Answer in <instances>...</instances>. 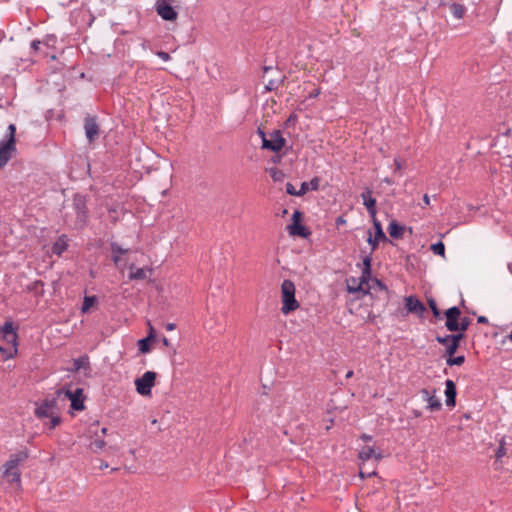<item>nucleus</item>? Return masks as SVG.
Wrapping results in <instances>:
<instances>
[{"label": "nucleus", "mask_w": 512, "mask_h": 512, "mask_svg": "<svg viewBox=\"0 0 512 512\" xmlns=\"http://www.w3.org/2000/svg\"><path fill=\"white\" fill-rule=\"evenodd\" d=\"M428 304H429V307H430L434 317L435 318H440L441 313H440V311L438 309L436 301L431 298V299L428 300Z\"/></svg>", "instance_id": "obj_34"}, {"label": "nucleus", "mask_w": 512, "mask_h": 512, "mask_svg": "<svg viewBox=\"0 0 512 512\" xmlns=\"http://www.w3.org/2000/svg\"><path fill=\"white\" fill-rule=\"evenodd\" d=\"M130 280H144L147 278V270L145 268H136L134 264L130 266Z\"/></svg>", "instance_id": "obj_24"}, {"label": "nucleus", "mask_w": 512, "mask_h": 512, "mask_svg": "<svg viewBox=\"0 0 512 512\" xmlns=\"http://www.w3.org/2000/svg\"><path fill=\"white\" fill-rule=\"evenodd\" d=\"M96 302L97 298L95 296H85L81 307L82 313H87Z\"/></svg>", "instance_id": "obj_27"}, {"label": "nucleus", "mask_w": 512, "mask_h": 512, "mask_svg": "<svg viewBox=\"0 0 512 512\" xmlns=\"http://www.w3.org/2000/svg\"><path fill=\"white\" fill-rule=\"evenodd\" d=\"M107 467H108V463H106L105 461H101L99 468L100 469H105Z\"/></svg>", "instance_id": "obj_54"}, {"label": "nucleus", "mask_w": 512, "mask_h": 512, "mask_svg": "<svg viewBox=\"0 0 512 512\" xmlns=\"http://www.w3.org/2000/svg\"><path fill=\"white\" fill-rule=\"evenodd\" d=\"M58 395H61L62 393L71 401V407L74 410L82 411L85 408L84 405V394L83 389L77 388L75 391H71L69 389L67 390H58Z\"/></svg>", "instance_id": "obj_8"}, {"label": "nucleus", "mask_w": 512, "mask_h": 512, "mask_svg": "<svg viewBox=\"0 0 512 512\" xmlns=\"http://www.w3.org/2000/svg\"><path fill=\"white\" fill-rule=\"evenodd\" d=\"M175 328H176V325H175L174 323H168V324L166 325V330H168V331H172V330H174Z\"/></svg>", "instance_id": "obj_50"}, {"label": "nucleus", "mask_w": 512, "mask_h": 512, "mask_svg": "<svg viewBox=\"0 0 512 512\" xmlns=\"http://www.w3.org/2000/svg\"><path fill=\"white\" fill-rule=\"evenodd\" d=\"M0 352L5 353V349L2 346H0Z\"/></svg>", "instance_id": "obj_63"}, {"label": "nucleus", "mask_w": 512, "mask_h": 512, "mask_svg": "<svg viewBox=\"0 0 512 512\" xmlns=\"http://www.w3.org/2000/svg\"><path fill=\"white\" fill-rule=\"evenodd\" d=\"M361 198L363 200V204L366 206L368 213L372 217V219L376 218V199L372 197V191L370 189H366L361 194Z\"/></svg>", "instance_id": "obj_16"}, {"label": "nucleus", "mask_w": 512, "mask_h": 512, "mask_svg": "<svg viewBox=\"0 0 512 512\" xmlns=\"http://www.w3.org/2000/svg\"><path fill=\"white\" fill-rule=\"evenodd\" d=\"M450 10L455 18L461 19L465 14V7L459 3H452L450 5Z\"/></svg>", "instance_id": "obj_25"}, {"label": "nucleus", "mask_w": 512, "mask_h": 512, "mask_svg": "<svg viewBox=\"0 0 512 512\" xmlns=\"http://www.w3.org/2000/svg\"><path fill=\"white\" fill-rule=\"evenodd\" d=\"M394 165H395V169H394V172L397 173L398 171H400L403 167L402 165V162L400 161L399 158H395L394 159Z\"/></svg>", "instance_id": "obj_42"}, {"label": "nucleus", "mask_w": 512, "mask_h": 512, "mask_svg": "<svg viewBox=\"0 0 512 512\" xmlns=\"http://www.w3.org/2000/svg\"><path fill=\"white\" fill-rule=\"evenodd\" d=\"M111 250H112L113 254H119V255L126 254L129 251V249H123L117 243H111Z\"/></svg>", "instance_id": "obj_35"}, {"label": "nucleus", "mask_w": 512, "mask_h": 512, "mask_svg": "<svg viewBox=\"0 0 512 512\" xmlns=\"http://www.w3.org/2000/svg\"><path fill=\"white\" fill-rule=\"evenodd\" d=\"M35 415L39 419L48 418L49 428L54 429L61 422L58 412V403L56 398L46 399L35 409Z\"/></svg>", "instance_id": "obj_2"}, {"label": "nucleus", "mask_w": 512, "mask_h": 512, "mask_svg": "<svg viewBox=\"0 0 512 512\" xmlns=\"http://www.w3.org/2000/svg\"><path fill=\"white\" fill-rule=\"evenodd\" d=\"M105 445H106V442L103 439H95L90 443L89 448L93 452L98 453L105 447Z\"/></svg>", "instance_id": "obj_29"}, {"label": "nucleus", "mask_w": 512, "mask_h": 512, "mask_svg": "<svg viewBox=\"0 0 512 512\" xmlns=\"http://www.w3.org/2000/svg\"><path fill=\"white\" fill-rule=\"evenodd\" d=\"M445 327L450 332H457L461 311L458 307L453 306L445 311Z\"/></svg>", "instance_id": "obj_13"}, {"label": "nucleus", "mask_w": 512, "mask_h": 512, "mask_svg": "<svg viewBox=\"0 0 512 512\" xmlns=\"http://www.w3.org/2000/svg\"><path fill=\"white\" fill-rule=\"evenodd\" d=\"M155 11L165 21H176L178 18V0H156Z\"/></svg>", "instance_id": "obj_5"}, {"label": "nucleus", "mask_w": 512, "mask_h": 512, "mask_svg": "<svg viewBox=\"0 0 512 512\" xmlns=\"http://www.w3.org/2000/svg\"><path fill=\"white\" fill-rule=\"evenodd\" d=\"M286 192L292 196H301V194L299 193V190H296L295 187L293 186V184H291V183L286 184Z\"/></svg>", "instance_id": "obj_37"}, {"label": "nucleus", "mask_w": 512, "mask_h": 512, "mask_svg": "<svg viewBox=\"0 0 512 512\" xmlns=\"http://www.w3.org/2000/svg\"><path fill=\"white\" fill-rule=\"evenodd\" d=\"M153 341L152 339H149L148 337H145L143 339H140L138 341V349L141 353L146 354L149 353L151 350L150 343Z\"/></svg>", "instance_id": "obj_28"}, {"label": "nucleus", "mask_w": 512, "mask_h": 512, "mask_svg": "<svg viewBox=\"0 0 512 512\" xmlns=\"http://www.w3.org/2000/svg\"><path fill=\"white\" fill-rule=\"evenodd\" d=\"M101 433H102L103 435H105V434L107 433V428L103 427V428L101 429Z\"/></svg>", "instance_id": "obj_60"}, {"label": "nucleus", "mask_w": 512, "mask_h": 512, "mask_svg": "<svg viewBox=\"0 0 512 512\" xmlns=\"http://www.w3.org/2000/svg\"><path fill=\"white\" fill-rule=\"evenodd\" d=\"M375 474H376V472H375V471H371V472H368V473H364V471H363V467H360V476H361L362 478H365V477H367V478H368V477H371V476H373V475H375Z\"/></svg>", "instance_id": "obj_44"}, {"label": "nucleus", "mask_w": 512, "mask_h": 512, "mask_svg": "<svg viewBox=\"0 0 512 512\" xmlns=\"http://www.w3.org/2000/svg\"><path fill=\"white\" fill-rule=\"evenodd\" d=\"M41 45V42L39 40H34L32 43H31V48L34 50V51H38L39 47Z\"/></svg>", "instance_id": "obj_45"}, {"label": "nucleus", "mask_w": 512, "mask_h": 512, "mask_svg": "<svg viewBox=\"0 0 512 512\" xmlns=\"http://www.w3.org/2000/svg\"><path fill=\"white\" fill-rule=\"evenodd\" d=\"M285 139L283 138L279 130H275L270 134V138H264L262 148L268 149L273 152H279L285 145Z\"/></svg>", "instance_id": "obj_10"}, {"label": "nucleus", "mask_w": 512, "mask_h": 512, "mask_svg": "<svg viewBox=\"0 0 512 512\" xmlns=\"http://www.w3.org/2000/svg\"><path fill=\"white\" fill-rule=\"evenodd\" d=\"M15 133L16 126L14 124H10L8 126L7 140L0 143V169L9 162L16 151Z\"/></svg>", "instance_id": "obj_4"}, {"label": "nucleus", "mask_w": 512, "mask_h": 512, "mask_svg": "<svg viewBox=\"0 0 512 512\" xmlns=\"http://www.w3.org/2000/svg\"><path fill=\"white\" fill-rule=\"evenodd\" d=\"M295 285L291 280H284L281 284V312L284 315L299 308V302L295 298Z\"/></svg>", "instance_id": "obj_3"}, {"label": "nucleus", "mask_w": 512, "mask_h": 512, "mask_svg": "<svg viewBox=\"0 0 512 512\" xmlns=\"http://www.w3.org/2000/svg\"><path fill=\"white\" fill-rule=\"evenodd\" d=\"M68 248L67 238L65 235L60 236L52 246V252L61 255Z\"/></svg>", "instance_id": "obj_22"}, {"label": "nucleus", "mask_w": 512, "mask_h": 512, "mask_svg": "<svg viewBox=\"0 0 512 512\" xmlns=\"http://www.w3.org/2000/svg\"><path fill=\"white\" fill-rule=\"evenodd\" d=\"M287 229L290 235H296L301 237L307 236L306 229L303 225L300 224V222H292L290 225L287 226Z\"/></svg>", "instance_id": "obj_21"}, {"label": "nucleus", "mask_w": 512, "mask_h": 512, "mask_svg": "<svg viewBox=\"0 0 512 512\" xmlns=\"http://www.w3.org/2000/svg\"><path fill=\"white\" fill-rule=\"evenodd\" d=\"M345 223H346V221H345V219H344L342 216H339V217L336 219V224H337V225H343V224H345Z\"/></svg>", "instance_id": "obj_49"}, {"label": "nucleus", "mask_w": 512, "mask_h": 512, "mask_svg": "<svg viewBox=\"0 0 512 512\" xmlns=\"http://www.w3.org/2000/svg\"><path fill=\"white\" fill-rule=\"evenodd\" d=\"M505 454H506L505 441H504V439H502L500 441L499 447L496 451V458L501 459L503 456H505Z\"/></svg>", "instance_id": "obj_36"}, {"label": "nucleus", "mask_w": 512, "mask_h": 512, "mask_svg": "<svg viewBox=\"0 0 512 512\" xmlns=\"http://www.w3.org/2000/svg\"><path fill=\"white\" fill-rule=\"evenodd\" d=\"M477 322L478 323H482V324H486V323H488V319L485 316H479L477 318Z\"/></svg>", "instance_id": "obj_46"}, {"label": "nucleus", "mask_w": 512, "mask_h": 512, "mask_svg": "<svg viewBox=\"0 0 512 512\" xmlns=\"http://www.w3.org/2000/svg\"><path fill=\"white\" fill-rule=\"evenodd\" d=\"M371 457H374L376 461L382 459V454L375 452L374 448L371 446H364L362 450L359 452V459L363 462L368 461Z\"/></svg>", "instance_id": "obj_18"}, {"label": "nucleus", "mask_w": 512, "mask_h": 512, "mask_svg": "<svg viewBox=\"0 0 512 512\" xmlns=\"http://www.w3.org/2000/svg\"><path fill=\"white\" fill-rule=\"evenodd\" d=\"M2 337L7 344L12 345L13 353H17V339H18L17 333H8L5 335H2Z\"/></svg>", "instance_id": "obj_26"}, {"label": "nucleus", "mask_w": 512, "mask_h": 512, "mask_svg": "<svg viewBox=\"0 0 512 512\" xmlns=\"http://www.w3.org/2000/svg\"><path fill=\"white\" fill-rule=\"evenodd\" d=\"M258 134L262 138V142L264 141V138H267L265 132L261 128H258Z\"/></svg>", "instance_id": "obj_51"}, {"label": "nucleus", "mask_w": 512, "mask_h": 512, "mask_svg": "<svg viewBox=\"0 0 512 512\" xmlns=\"http://www.w3.org/2000/svg\"><path fill=\"white\" fill-rule=\"evenodd\" d=\"M319 94H320V90H319V89L314 90V91L311 93V97H317Z\"/></svg>", "instance_id": "obj_55"}, {"label": "nucleus", "mask_w": 512, "mask_h": 512, "mask_svg": "<svg viewBox=\"0 0 512 512\" xmlns=\"http://www.w3.org/2000/svg\"><path fill=\"white\" fill-rule=\"evenodd\" d=\"M156 422H157L156 419L152 420V424H156Z\"/></svg>", "instance_id": "obj_64"}, {"label": "nucleus", "mask_w": 512, "mask_h": 512, "mask_svg": "<svg viewBox=\"0 0 512 512\" xmlns=\"http://www.w3.org/2000/svg\"><path fill=\"white\" fill-rule=\"evenodd\" d=\"M405 308L407 313H412L422 318L426 311L425 305L414 295L405 297Z\"/></svg>", "instance_id": "obj_12"}, {"label": "nucleus", "mask_w": 512, "mask_h": 512, "mask_svg": "<svg viewBox=\"0 0 512 512\" xmlns=\"http://www.w3.org/2000/svg\"><path fill=\"white\" fill-rule=\"evenodd\" d=\"M301 217H302L301 212H300V211H298V210H295V211H294V213H293V215H292V221H293V222H300Z\"/></svg>", "instance_id": "obj_43"}, {"label": "nucleus", "mask_w": 512, "mask_h": 512, "mask_svg": "<svg viewBox=\"0 0 512 512\" xmlns=\"http://www.w3.org/2000/svg\"><path fill=\"white\" fill-rule=\"evenodd\" d=\"M73 207L76 213L75 227L81 229L87 221V207L85 197L76 195L73 200Z\"/></svg>", "instance_id": "obj_7"}, {"label": "nucleus", "mask_w": 512, "mask_h": 512, "mask_svg": "<svg viewBox=\"0 0 512 512\" xmlns=\"http://www.w3.org/2000/svg\"><path fill=\"white\" fill-rule=\"evenodd\" d=\"M319 183H320V180L319 178L315 177L313 178L311 181L309 182H303L301 184V187L299 189V193L301 194V196H303L304 194L307 193V191L309 190H313V191H316L318 190L319 188Z\"/></svg>", "instance_id": "obj_23"}, {"label": "nucleus", "mask_w": 512, "mask_h": 512, "mask_svg": "<svg viewBox=\"0 0 512 512\" xmlns=\"http://www.w3.org/2000/svg\"><path fill=\"white\" fill-rule=\"evenodd\" d=\"M363 264H364V271L363 273H370V270H371V257L370 256H366L364 259H363Z\"/></svg>", "instance_id": "obj_38"}, {"label": "nucleus", "mask_w": 512, "mask_h": 512, "mask_svg": "<svg viewBox=\"0 0 512 512\" xmlns=\"http://www.w3.org/2000/svg\"><path fill=\"white\" fill-rule=\"evenodd\" d=\"M383 181H384L385 183L389 184V185H391V184H393V183H394V182H393V180H392V179H390V178H388V177H387V178H385Z\"/></svg>", "instance_id": "obj_57"}, {"label": "nucleus", "mask_w": 512, "mask_h": 512, "mask_svg": "<svg viewBox=\"0 0 512 512\" xmlns=\"http://www.w3.org/2000/svg\"><path fill=\"white\" fill-rule=\"evenodd\" d=\"M464 332L460 331L458 334H448L445 336H437L436 341L439 344H445L446 342H450V346L448 349H445V353L447 356H453L457 349L459 348L460 340L463 339Z\"/></svg>", "instance_id": "obj_9"}, {"label": "nucleus", "mask_w": 512, "mask_h": 512, "mask_svg": "<svg viewBox=\"0 0 512 512\" xmlns=\"http://www.w3.org/2000/svg\"><path fill=\"white\" fill-rule=\"evenodd\" d=\"M271 177L274 181H280L283 177V173L277 169H271Z\"/></svg>", "instance_id": "obj_39"}, {"label": "nucleus", "mask_w": 512, "mask_h": 512, "mask_svg": "<svg viewBox=\"0 0 512 512\" xmlns=\"http://www.w3.org/2000/svg\"><path fill=\"white\" fill-rule=\"evenodd\" d=\"M156 55H157L158 57H160V58H161L162 60H164V61H169V60L171 59V57H170L169 53H167V52H165V51H158V52L156 53Z\"/></svg>", "instance_id": "obj_41"}, {"label": "nucleus", "mask_w": 512, "mask_h": 512, "mask_svg": "<svg viewBox=\"0 0 512 512\" xmlns=\"http://www.w3.org/2000/svg\"><path fill=\"white\" fill-rule=\"evenodd\" d=\"M442 345L445 346L446 349H448V347L450 346V342H446L445 344Z\"/></svg>", "instance_id": "obj_61"}, {"label": "nucleus", "mask_w": 512, "mask_h": 512, "mask_svg": "<svg viewBox=\"0 0 512 512\" xmlns=\"http://www.w3.org/2000/svg\"><path fill=\"white\" fill-rule=\"evenodd\" d=\"M436 390L433 389L432 392H430L428 389L423 388L420 390V394L423 397V400L428 403L427 408L430 411H438L441 409V402L440 400L435 396Z\"/></svg>", "instance_id": "obj_15"}, {"label": "nucleus", "mask_w": 512, "mask_h": 512, "mask_svg": "<svg viewBox=\"0 0 512 512\" xmlns=\"http://www.w3.org/2000/svg\"><path fill=\"white\" fill-rule=\"evenodd\" d=\"M148 328H149V331H148V335H147V337H148L149 339L154 340V339H155V337H156V332H155L154 327H153V326H152V324L150 323V321H148Z\"/></svg>", "instance_id": "obj_40"}, {"label": "nucleus", "mask_w": 512, "mask_h": 512, "mask_svg": "<svg viewBox=\"0 0 512 512\" xmlns=\"http://www.w3.org/2000/svg\"><path fill=\"white\" fill-rule=\"evenodd\" d=\"M81 369L90 370V362L89 357L87 355H83L77 359L73 360V368L70 369L71 372H78Z\"/></svg>", "instance_id": "obj_19"}, {"label": "nucleus", "mask_w": 512, "mask_h": 512, "mask_svg": "<svg viewBox=\"0 0 512 512\" xmlns=\"http://www.w3.org/2000/svg\"><path fill=\"white\" fill-rule=\"evenodd\" d=\"M423 201H424L425 205H429L430 204V198H429V196L427 194H425L423 196Z\"/></svg>", "instance_id": "obj_52"}, {"label": "nucleus", "mask_w": 512, "mask_h": 512, "mask_svg": "<svg viewBox=\"0 0 512 512\" xmlns=\"http://www.w3.org/2000/svg\"><path fill=\"white\" fill-rule=\"evenodd\" d=\"M28 458L26 451L11 454L9 459L3 464L0 475L7 482L20 486L21 474L18 466Z\"/></svg>", "instance_id": "obj_1"}, {"label": "nucleus", "mask_w": 512, "mask_h": 512, "mask_svg": "<svg viewBox=\"0 0 512 512\" xmlns=\"http://www.w3.org/2000/svg\"><path fill=\"white\" fill-rule=\"evenodd\" d=\"M388 232H389V235L392 237V238H395V239H400L403 237V234H404V227L402 225H400L397 221L395 220H392L390 223H389V226H388Z\"/></svg>", "instance_id": "obj_20"}, {"label": "nucleus", "mask_w": 512, "mask_h": 512, "mask_svg": "<svg viewBox=\"0 0 512 512\" xmlns=\"http://www.w3.org/2000/svg\"><path fill=\"white\" fill-rule=\"evenodd\" d=\"M268 90H272L274 88V82L270 81L269 84L266 86Z\"/></svg>", "instance_id": "obj_56"}, {"label": "nucleus", "mask_w": 512, "mask_h": 512, "mask_svg": "<svg viewBox=\"0 0 512 512\" xmlns=\"http://www.w3.org/2000/svg\"><path fill=\"white\" fill-rule=\"evenodd\" d=\"M508 338H509V339H510V341L512 342V330H511L510 335H508Z\"/></svg>", "instance_id": "obj_62"}, {"label": "nucleus", "mask_w": 512, "mask_h": 512, "mask_svg": "<svg viewBox=\"0 0 512 512\" xmlns=\"http://www.w3.org/2000/svg\"><path fill=\"white\" fill-rule=\"evenodd\" d=\"M471 324V320L468 317H463L459 319L458 331H466Z\"/></svg>", "instance_id": "obj_33"}, {"label": "nucleus", "mask_w": 512, "mask_h": 512, "mask_svg": "<svg viewBox=\"0 0 512 512\" xmlns=\"http://www.w3.org/2000/svg\"><path fill=\"white\" fill-rule=\"evenodd\" d=\"M162 343H163V345H164V346H166V347L170 346V341H169V340H168V338H166V337H163V338H162Z\"/></svg>", "instance_id": "obj_53"}, {"label": "nucleus", "mask_w": 512, "mask_h": 512, "mask_svg": "<svg viewBox=\"0 0 512 512\" xmlns=\"http://www.w3.org/2000/svg\"><path fill=\"white\" fill-rule=\"evenodd\" d=\"M465 362V357L464 356H457V357H453V356H448L447 360H446V364L448 366H460L462 365L463 363Z\"/></svg>", "instance_id": "obj_30"}, {"label": "nucleus", "mask_w": 512, "mask_h": 512, "mask_svg": "<svg viewBox=\"0 0 512 512\" xmlns=\"http://www.w3.org/2000/svg\"><path fill=\"white\" fill-rule=\"evenodd\" d=\"M445 385L446 405L454 407L457 394L455 383L452 380H446Z\"/></svg>", "instance_id": "obj_17"}, {"label": "nucleus", "mask_w": 512, "mask_h": 512, "mask_svg": "<svg viewBox=\"0 0 512 512\" xmlns=\"http://www.w3.org/2000/svg\"><path fill=\"white\" fill-rule=\"evenodd\" d=\"M8 333H17L15 331L14 326H13V322H11V321L5 322V324L0 329V334L1 335H5V334H8Z\"/></svg>", "instance_id": "obj_32"}, {"label": "nucleus", "mask_w": 512, "mask_h": 512, "mask_svg": "<svg viewBox=\"0 0 512 512\" xmlns=\"http://www.w3.org/2000/svg\"><path fill=\"white\" fill-rule=\"evenodd\" d=\"M431 250L434 254L444 256L445 255V246L443 242L439 241L435 244L431 245Z\"/></svg>", "instance_id": "obj_31"}, {"label": "nucleus", "mask_w": 512, "mask_h": 512, "mask_svg": "<svg viewBox=\"0 0 512 512\" xmlns=\"http://www.w3.org/2000/svg\"><path fill=\"white\" fill-rule=\"evenodd\" d=\"M84 130L88 142L93 143L99 137L100 132V128L97 123L96 117L89 115L85 117Z\"/></svg>", "instance_id": "obj_11"}, {"label": "nucleus", "mask_w": 512, "mask_h": 512, "mask_svg": "<svg viewBox=\"0 0 512 512\" xmlns=\"http://www.w3.org/2000/svg\"><path fill=\"white\" fill-rule=\"evenodd\" d=\"M373 224L375 227L374 237L372 236L371 233H369V236L367 238V242L371 246V252L376 250L378 243L380 241H388V238L382 229L381 223L376 218L373 219Z\"/></svg>", "instance_id": "obj_14"}, {"label": "nucleus", "mask_w": 512, "mask_h": 512, "mask_svg": "<svg viewBox=\"0 0 512 512\" xmlns=\"http://www.w3.org/2000/svg\"><path fill=\"white\" fill-rule=\"evenodd\" d=\"M156 376L153 371L145 372L135 380L136 391L142 396L150 395L152 387L155 385Z\"/></svg>", "instance_id": "obj_6"}, {"label": "nucleus", "mask_w": 512, "mask_h": 512, "mask_svg": "<svg viewBox=\"0 0 512 512\" xmlns=\"http://www.w3.org/2000/svg\"><path fill=\"white\" fill-rule=\"evenodd\" d=\"M361 439L365 442L372 441V436L368 434H362Z\"/></svg>", "instance_id": "obj_47"}, {"label": "nucleus", "mask_w": 512, "mask_h": 512, "mask_svg": "<svg viewBox=\"0 0 512 512\" xmlns=\"http://www.w3.org/2000/svg\"><path fill=\"white\" fill-rule=\"evenodd\" d=\"M112 260L113 262L118 265V263L120 262V255L119 254H113L112 256Z\"/></svg>", "instance_id": "obj_48"}, {"label": "nucleus", "mask_w": 512, "mask_h": 512, "mask_svg": "<svg viewBox=\"0 0 512 512\" xmlns=\"http://www.w3.org/2000/svg\"><path fill=\"white\" fill-rule=\"evenodd\" d=\"M352 376H353V371H352V370H350V371H348V372L346 373V376H345V377L348 379V378H351Z\"/></svg>", "instance_id": "obj_58"}, {"label": "nucleus", "mask_w": 512, "mask_h": 512, "mask_svg": "<svg viewBox=\"0 0 512 512\" xmlns=\"http://www.w3.org/2000/svg\"><path fill=\"white\" fill-rule=\"evenodd\" d=\"M349 288V291H358L361 289V286H359L358 288H352V287H348Z\"/></svg>", "instance_id": "obj_59"}]
</instances>
